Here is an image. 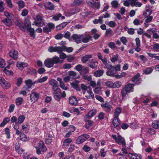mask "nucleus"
I'll return each mask as SVG.
<instances>
[{
	"instance_id": "obj_47",
	"label": "nucleus",
	"mask_w": 159,
	"mask_h": 159,
	"mask_svg": "<svg viewBox=\"0 0 159 159\" xmlns=\"http://www.w3.org/2000/svg\"><path fill=\"white\" fill-rule=\"evenodd\" d=\"M48 79L47 76H44L41 78L37 80L36 81V83H41L45 81Z\"/></svg>"
},
{
	"instance_id": "obj_3",
	"label": "nucleus",
	"mask_w": 159,
	"mask_h": 159,
	"mask_svg": "<svg viewBox=\"0 0 159 159\" xmlns=\"http://www.w3.org/2000/svg\"><path fill=\"white\" fill-rule=\"evenodd\" d=\"M120 66L118 64L115 66H113L109 70L106 72V74L107 75L110 76H114V75L117 73V71H120Z\"/></svg>"
},
{
	"instance_id": "obj_49",
	"label": "nucleus",
	"mask_w": 159,
	"mask_h": 159,
	"mask_svg": "<svg viewBox=\"0 0 159 159\" xmlns=\"http://www.w3.org/2000/svg\"><path fill=\"white\" fill-rule=\"evenodd\" d=\"M9 66L8 65L3 70V72L5 73L7 75H13V72L12 71H9L8 70L6 69L7 68H9Z\"/></svg>"
},
{
	"instance_id": "obj_7",
	"label": "nucleus",
	"mask_w": 159,
	"mask_h": 159,
	"mask_svg": "<svg viewBox=\"0 0 159 159\" xmlns=\"http://www.w3.org/2000/svg\"><path fill=\"white\" fill-rule=\"evenodd\" d=\"M0 84L2 88L6 89H9L11 87L9 83L1 77H0Z\"/></svg>"
},
{
	"instance_id": "obj_53",
	"label": "nucleus",
	"mask_w": 159,
	"mask_h": 159,
	"mask_svg": "<svg viewBox=\"0 0 159 159\" xmlns=\"http://www.w3.org/2000/svg\"><path fill=\"white\" fill-rule=\"evenodd\" d=\"M106 85L110 88H113V83L111 81H108L105 83Z\"/></svg>"
},
{
	"instance_id": "obj_24",
	"label": "nucleus",
	"mask_w": 159,
	"mask_h": 159,
	"mask_svg": "<svg viewBox=\"0 0 159 159\" xmlns=\"http://www.w3.org/2000/svg\"><path fill=\"white\" fill-rule=\"evenodd\" d=\"M16 66L18 69L21 70L27 66V64L26 63L18 62L16 64Z\"/></svg>"
},
{
	"instance_id": "obj_15",
	"label": "nucleus",
	"mask_w": 159,
	"mask_h": 159,
	"mask_svg": "<svg viewBox=\"0 0 159 159\" xmlns=\"http://www.w3.org/2000/svg\"><path fill=\"white\" fill-rule=\"evenodd\" d=\"M97 112L96 110H93L90 111L88 113V115L86 116L84 118V120L85 121H86V119H90L92 117L95 115Z\"/></svg>"
},
{
	"instance_id": "obj_27",
	"label": "nucleus",
	"mask_w": 159,
	"mask_h": 159,
	"mask_svg": "<svg viewBox=\"0 0 159 159\" xmlns=\"http://www.w3.org/2000/svg\"><path fill=\"white\" fill-rule=\"evenodd\" d=\"M52 142V136L49 133H47L46 136L45 142L48 144H50Z\"/></svg>"
},
{
	"instance_id": "obj_48",
	"label": "nucleus",
	"mask_w": 159,
	"mask_h": 159,
	"mask_svg": "<svg viewBox=\"0 0 159 159\" xmlns=\"http://www.w3.org/2000/svg\"><path fill=\"white\" fill-rule=\"evenodd\" d=\"M121 110L119 108H117L115 110L114 116L115 117H118L119 114L120 113Z\"/></svg>"
},
{
	"instance_id": "obj_8",
	"label": "nucleus",
	"mask_w": 159,
	"mask_h": 159,
	"mask_svg": "<svg viewBox=\"0 0 159 159\" xmlns=\"http://www.w3.org/2000/svg\"><path fill=\"white\" fill-rule=\"evenodd\" d=\"M39 93L36 92H32L30 94V99L32 102H34L37 101L39 99Z\"/></svg>"
},
{
	"instance_id": "obj_64",
	"label": "nucleus",
	"mask_w": 159,
	"mask_h": 159,
	"mask_svg": "<svg viewBox=\"0 0 159 159\" xmlns=\"http://www.w3.org/2000/svg\"><path fill=\"white\" fill-rule=\"evenodd\" d=\"M63 37V35L61 33H59L55 36V38L57 39H61Z\"/></svg>"
},
{
	"instance_id": "obj_34",
	"label": "nucleus",
	"mask_w": 159,
	"mask_h": 159,
	"mask_svg": "<svg viewBox=\"0 0 159 159\" xmlns=\"http://www.w3.org/2000/svg\"><path fill=\"white\" fill-rule=\"evenodd\" d=\"M120 120L118 117H115L113 120V124L115 127H117L120 125Z\"/></svg>"
},
{
	"instance_id": "obj_33",
	"label": "nucleus",
	"mask_w": 159,
	"mask_h": 159,
	"mask_svg": "<svg viewBox=\"0 0 159 159\" xmlns=\"http://www.w3.org/2000/svg\"><path fill=\"white\" fill-rule=\"evenodd\" d=\"M87 92L89 94L90 96H85V98L88 99H90L91 98H92V99H94V95L92 91L90 89V88H89L88 90H87Z\"/></svg>"
},
{
	"instance_id": "obj_16",
	"label": "nucleus",
	"mask_w": 159,
	"mask_h": 159,
	"mask_svg": "<svg viewBox=\"0 0 159 159\" xmlns=\"http://www.w3.org/2000/svg\"><path fill=\"white\" fill-rule=\"evenodd\" d=\"M9 55L10 57L12 58L13 59H16L18 56V52L17 51L14 49L11 50L9 52Z\"/></svg>"
},
{
	"instance_id": "obj_4",
	"label": "nucleus",
	"mask_w": 159,
	"mask_h": 159,
	"mask_svg": "<svg viewBox=\"0 0 159 159\" xmlns=\"http://www.w3.org/2000/svg\"><path fill=\"white\" fill-rule=\"evenodd\" d=\"M35 148L36 150V153L38 155H40L41 153L40 149H41V151L43 152H45L47 150L44 142L42 141H40L38 143V146L36 147Z\"/></svg>"
},
{
	"instance_id": "obj_10",
	"label": "nucleus",
	"mask_w": 159,
	"mask_h": 159,
	"mask_svg": "<svg viewBox=\"0 0 159 159\" xmlns=\"http://www.w3.org/2000/svg\"><path fill=\"white\" fill-rule=\"evenodd\" d=\"M92 38V36L89 34L84 33L81 34V40L84 43L88 42Z\"/></svg>"
},
{
	"instance_id": "obj_13",
	"label": "nucleus",
	"mask_w": 159,
	"mask_h": 159,
	"mask_svg": "<svg viewBox=\"0 0 159 159\" xmlns=\"http://www.w3.org/2000/svg\"><path fill=\"white\" fill-rule=\"evenodd\" d=\"M71 38L77 44L80 43L81 42V34H73L72 35Z\"/></svg>"
},
{
	"instance_id": "obj_12",
	"label": "nucleus",
	"mask_w": 159,
	"mask_h": 159,
	"mask_svg": "<svg viewBox=\"0 0 159 159\" xmlns=\"http://www.w3.org/2000/svg\"><path fill=\"white\" fill-rule=\"evenodd\" d=\"M54 25L53 23H48L43 28V31L45 33H48L51 31L52 29L54 27Z\"/></svg>"
},
{
	"instance_id": "obj_25",
	"label": "nucleus",
	"mask_w": 159,
	"mask_h": 159,
	"mask_svg": "<svg viewBox=\"0 0 159 159\" xmlns=\"http://www.w3.org/2000/svg\"><path fill=\"white\" fill-rule=\"evenodd\" d=\"M116 142L118 144H120L123 146H125L126 144L124 138L120 135L118 136V140Z\"/></svg>"
},
{
	"instance_id": "obj_56",
	"label": "nucleus",
	"mask_w": 159,
	"mask_h": 159,
	"mask_svg": "<svg viewBox=\"0 0 159 159\" xmlns=\"http://www.w3.org/2000/svg\"><path fill=\"white\" fill-rule=\"evenodd\" d=\"M118 55H116L113 56L111 59V61L113 63L117 61L118 60Z\"/></svg>"
},
{
	"instance_id": "obj_21",
	"label": "nucleus",
	"mask_w": 159,
	"mask_h": 159,
	"mask_svg": "<svg viewBox=\"0 0 159 159\" xmlns=\"http://www.w3.org/2000/svg\"><path fill=\"white\" fill-rule=\"evenodd\" d=\"M98 64V62L96 60L92 59L89 62V66L91 68L94 69L97 67Z\"/></svg>"
},
{
	"instance_id": "obj_43",
	"label": "nucleus",
	"mask_w": 159,
	"mask_h": 159,
	"mask_svg": "<svg viewBox=\"0 0 159 159\" xmlns=\"http://www.w3.org/2000/svg\"><path fill=\"white\" fill-rule=\"evenodd\" d=\"M23 101V99L22 98L19 97L16 98V105L17 106L20 105L22 104Z\"/></svg>"
},
{
	"instance_id": "obj_22",
	"label": "nucleus",
	"mask_w": 159,
	"mask_h": 159,
	"mask_svg": "<svg viewBox=\"0 0 159 159\" xmlns=\"http://www.w3.org/2000/svg\"><path fill=\"white\" fill-rule=\"evenodd\" d=\"M79 83V81L75 80L71 83V85L75 89L77 90L80 91V89L78 85Z\"/></svg>"
},
{
	"instance_id": "obj_26",
	"label": "nucleus",
	"mask_w": 159,
	"mask_h": 159,
	"mask_svg": "<svg viewBox=\"0 0 159 159\" xmlns=\"http://www.w3.org/2000/svg\"><path fill=\"white\" fill-rule=\"evenodd\" d=\"M131 6H135L137 7H140L142 5V3L138 2V0H132Z\"/></svg>"
},
{
	"instance_id": "obj_52",
	"label": "nucleus",
	"mask_w": 159,
	"mask_h": 159,
	"mask_svg": "<svg viewBox=\"0 0 159 159\" xmlns=\"http://www.w3.org/2000/svg\"><path fill=\"white\" fill-rule=\"evenodd\" d=\"M88 70L85 67H83L80 73L81 75H85L87 73Z\"/></svg>"
},
{
	"instance_id": "obj_6",
	"label": "nucleus",
	"mask_w": 159,
	"mask_h": 159,
	"mask_svg": "<svg viewBox=\"0 0 159 159\" xmlns=\"http://www.w3.org/2000/svg\"><path fill=\"white\" fill-rule=\"evenodd\" d=\"M89 138V136L86 134H84L81 135L76 139V143L78 144H80L86 141Z\"/></svg>"
},
{
	"instance_id": "obj_20",
	"label": "nucleus",
	"mask_w": 159,
	"mask_h": 159,
	"mask_svg": "<svg viewBox=\"0 0 159 159\" xmlns=\"http://www.w3.org/2000/svg\"><path fill=\"white\" fill-rule=\"evenodd\" d=\"M139 74H137L132 79V82L135 83L136 85H138L141 83V80L139 78Z\"/></svg>"
},
{
	"instance_id": "obj_11",
	"label": "nucleus",
	"mask_w": 159,
	"mask_h": 159,
	"mask_svg": "<svg viewBox=\"0 0 159 159\" xmlns=\"http://www.w3.org/2000/svg\"><path fill=\"white\" fill-rule=\"evenodd\" d=\"M102 107L107 112H110L112 108V106L108 102H106L105 103L101 104Z\"/></svg>"
},
{
	"instance_id": "obj_28",
	"label": "nucleus",
	"mask_w": 159,
	"mask_h": 159,
	"mask_svg": "<svg viewBox=\"0 0 159 159\" xmlns=\"http://www.w3.org/2000/svg\"><path fill=\"white\" fill-rule=\"evenodd\" d=\"M30 91V90L25 86L23 87L21 89L19 94H22L24 96H26L28 92Z\"/></svg>"
},
{
	"instance_id": "obj_41",
	"label": "nucleus",
	"mask_w": 159,
	"mask_h": 159,
	"mask_svg": "<svg viewBox=\"0 0 159 159\" xmlns=\"http://www.w3.org/2000/svg\"><path fill=\"white\" fill-rule=\"evenodd\" d=\"M152 125L153 127L156 129L159 128V121L155 120L152 122Z\"/></svg>"
},
{
	"instance_id": "obj_9",
	"label": "nucleus",
	"mask_w": 159,
	"mask_h": 159,
	"mask_svg": "<svg viewBox=\"0 0 159 159\" xmlns=\"http://www.w3.org/2000/svg\"><path fill=\"white\" fill-rule=\"evenodd\" d=\"M54 98L58 101H59L61 98V91L60 89L58 88L57 89H53Z\"/></svg>"
},
{
	"instance_id": "obj_63",
	"label": "nucleus",
	"mask_w": 159,
	"mask_h": 159,
	"mask_svg": "<svg viewBox=\"0 0 159 159\" xmlns=\"http://www.w3.org/2000/svg\"><path fill=\"white\" fill-rule=\"evenodd\" d=\"M146 19H145V22H150L153 18V17L152 16H150V15L148 14L147 17H146Z\"/></svg>"
},
{
	"instance_id": "obj_29",
	"label": "nucleus",
	"mask_w": 159,
	"mask_h": 159,
	"mask_svg": "<svg viewBox=\"0 0 159 159\" xmlns=\"http://www.w3.org/2000/svg\"><path fill=\"white\" fill-rule=\"evenodd\" d=\"M45 6L46 8L50 10H52L54 8V5L50 2H46L45 4Z\"/></svg>"
},
{
	"instance_id": "obj_58",
	"label": "nucleus",
	"mask_w": 159,
	"mask_h": 159,
	"mask_svg": "<svg viewBox=\"0 0 159 159\" xmlns=\"http://www.w3.org/2000/svg\"><path fill=\"white\" fill-rule=\"evenodd\" d=\"M132 0H126L124 2V5L125 6L128 7L130 4L131 6Z\"/></svg>"
},
{
	"instance_id": "obj_40",
	"label": "nucleus",
	"mask_w": 159,
	"mask_h": 159,
	"mask_svg": "<svg viewBox=\"0 0 159 159\" xmlns=\"http://www.w3.org/2000/svg\"><path fill=\"white\" fill-rule=\"evenodd\" d=\"M88 118L86 119V123L85 125V127L87 129H89L90 127L92 126V124L93 123V121L91 120H88Z\"/></svg>"
},
{
	"instance_id": "obj_44",
	"label": "nucleus",
	"mask_w": 159,
	"mask_h": 159,
	"mask_svg": "<svg viewBox=\"0 0 159 159\" xmlns=\"http://www.w3.org/2000/svg\"><path fill=\"white\" fill-rule=\"evenodd\" d=\"M102 19L103 17L100 16L98 19H94L93 21V23L94 24H96L98 23H99L100 24H102L103 23Z\"/></svg>"
},
{
	"instance_id": "obj_38",
	"label": "nucleus",
	"mask_w": 159,
	"mask_h": 159,
	"mask_svg": "<svg viewBox=\"0 0 159 159\" xmlns=\"http://www.w3.org/2000/svg\"><path fill=\"white\" fill-rule=\"evenodd\" d=\"M10 121V120L8 117L4 118L2 122L0 124V127H2L5 125L8 122Z\"/></svg>"
},
{
	"instance_id": "obj_17",
	"label": "nucleus",
	"mask_w": 159,
	"mask_h": 159,
	"mask_svg": "<svg viewBox=\"0 0 159 159\" xmlns=\"http://www.w3.org/2000/svg\"><path fill=\"white\" fill-rule=\"evenodd\" d=\"M130 159H141V156L139 154L129 153L128 155Z\"/></svg>"
},
{
	"instance_id": "obj_39",
	"label": "nucleus",
	"mask_w": 159,
	"mask_h": 159,
	"mask_svg": "<svg viewBox=\"0 0 159 159\" xmlns=\"http://www.w3.org/2000/svg\"><path fill=\"white\" fill-rule=\"evenodd\" d=\"M20 139L23 141L26 142L28 140V138L23 133H21L20 135Z\"/></svg>"
},
{
	"instance_id": "obj_54",
	"label": "nucleus",
	"mask_w": 159,
	"mask_h": 159,
	"mask_svg": "<svg viewBox=\"0 0 159 159\" xmlns=\"http://www.w3.org/2000/svg\"><path fill=\"white\" fill-rule=\"evenodd\" d=\"M63 35V37L65 38L69 39L70 36V33L68 31H67L64 33Z\"/></svg>"
},
{
	"instance_id": "obj_57",
	"label": "nucleus",
	"mask_w": 159,
	"mask_h": 159,
	"mask_svg": "<svg viewBox=\"0 0 159 159\" xmlns=\"http://www.w3.org/2000/svg\"><path fill=\"white\" fill-rule=\"evenodd\" d=\"M17 4L18 5L20 8H22L24 7L25 5L24 1L22 0L19 1Z\"/></svg>"
},
{
	"instance_id": "obj_45",
	"label": "nucleus",
	"mask_w": 159,
	"mask_h": 159,
	"mask_svg": "<svg viewBox=\"0 0 159 159\" xmlns=\"http://www.w3.org/2000/svg\"><path fill=\"white\" fill-rule=\"evenodd\" d=\"M65 46L62 47H56V52L60 54L62 51H64Z\"/></svg>"
},
{
	"instance_id": "obj_23",
	"label": "nucleus",
	"mask_w": 159,
	"mask_h": 159,
	"mask_svg": "<svg viewBox=\"0 0 159 159\" xmlns=\"http://www.w3.org/2000/svg\"><path fill=\"white\" fill-rule=\"evenodd\" d=\"M69 103L73 106H75L77 103V98L74 96L71 97L69 98Z\"/></svg>"
},
{
	"instance_id": "obj_61",
	"label": "nucleus",
	"mask_w": 159,
	"mask_h": 159,
	"mask_svg": "<svg viewBox=\"0 0 159 159\" xmlns=\"http://www.w3.org/2000/svg\"><path fill=\"white\" fill-rule=\"evenodd\" d=\"M72 67L71 64L70 63L64 64L63 66V68L64 69H69Z\"/></svg>"
},
{
	"instance_id": "obj_30",
	"label": "nucleus",
	"mask_w": 159,
	"mask_h": 159,
	"mask_svg": "<svg viewBox=\"0 0 159 159\" xmlns=\"http://www.w3.org/2000/svg\"><path fill=\"white\" fill-rule=\"evenodd\" d=\"M92 57L91 55H87L83 56L81 59V61L83 63H86Z\"/></svg>"
},
{
	"instance_id": "obj_32",
	"label": "nucleus",
	"mask_w": 159,
	"mask_h": 159,
	"mask_svg": "<svg viewBox=\"0 0 159 159\" xmlns=\"http://www.w3.org/2000/svg\"><path fill=\"white\" fill-rule=\"evenodd\" d=\"M104 72L103 70H98L94 73V75L96 77H98L102 76Z\"/></svg>"
},
{
	"instance_id": "obj_51",
	"label": "nucleus",
	"mask_w": 159,
	"mask_h": 159,
	"mask_svg": "<svg viewBox=\"0 0 159 159\" xmlns=\"http://www.w3.org/2000/svg\"><path fill=\"white\" fill-rule=\"evenodd\" d=\"M4 15L7 17L6 18L9 19L11 20L13 16V15L9 13L7 11H5Z\"/></svg>"
},
{
	"instance_id": "obj_62",
	"label": "nucleus",
	"mask_w": 159,
	"mask_h": 159,
	"mask_svg": "<svg viewBox=\"0 0 159 159\" xmlns=\"http://www.w3.org/2000/svg\"><path fill=\"white\" fill-rule=\"evenodd\" d=\"M75 147L73 144H71L68 150V152H72L75 149Z\"/></svg>"
},
{
	"instance_id": "obj_50",
	"label": "nucleus",
	"mask_w": 159,
	"mask_h": 159,
	"mask_svg": "<svg viewBox=\"0 0 159 159\" xmlns=\"http://www.w3.org/2000/svg\"><path fill=\"white\" fill-rule=\"evenodd\" d=\"M113 34V31L111 29H108L106 30L105 35L106 36H111Z\"/></svg>"
},
{
	"instance_id": "obj_36",
	"label": "nucleus",
	"mask_w": 159,
	"mask_h": 159,
	"mask_svg": "<svg viewBox=\"0 0 159 159\" xmlns=\"http://www.w3.org/2000/svg\"><path fill=\"white\" fill-rule=\"evenodd\" d=\"M72 140L70 138H67L64 140L63 142V146H67L72 142Z\"/></svg>"
},
{
	"instance_id": "obj_31",
	"label": "nucleus",
	"mask_w": 159,
	"mask_h": 159,
	"mask_svg": "<svg viewBox=\"0 0 159 159\" xmlns=\"http://www.w3.org/2000/svg\"><path fill=\"white\" fill-rule=\"evenodd\" d=\"M67 24L66 22H63L56 26V30H59L63 29Z\"/></svg>"
},
{
	"instance_id": "obj_14",
	"label": "nucleus",
	"mask_w": 159,
	"mask_h": 159,
	"mask_svg": "<svg viewBox=\"0 0 159 159\" xmlns=\"http://www.w3.org/2000/svg\"><path fill=\"white\" fill-rule=\"evenodd\" d=\"M15 24L16 26H18L22 30L24 31H25V27L24 25L23 22L20 20H17L15 22Z\"/></svg>"
},
{
	"instance_id": "obj_46",
	"label": "nucleus",
	"mask_w": 159,
	"mask_h": 159,
	"mask_svg": "<svg viewBox=\"0 0 159 159\" xmlns=\"http://www.w3.org/2000/svg\"><path fill=\"white\" fill-rule=\"evenodd\" d=\"M111 7L114 8H117L119 5V3L116 1H113L111 2Z\"/></svg>"
},
{
	"instance_id": "obj_2",
	"label": "nucleus",
	"mask_w": 159,
	"mask_h": 159,
	"mask_svg": "<svg viewBox=\"0 0 159 159\" xmlns=\"http://www.w3.org/2000/svg\"><path fill=\"white\" fill-rule=\"evenodd\" d=\"M134 84L129 83L122 89L121 93L123 98L125 97L127 93L134 91Z\"/></svg>"
},
{
	"instance_id": "obj_5",
	"label": "nucleus",
	"mask_w": 159,
	"mask_h": 159,
	"mask_svg": "<svg viewBox=\"0 0 159 159\" xmlns=\"http://www.w3.org/2000/svg\"><path fill=\"white\" fill-rule=\"evenodd\" d=\"M35 20L38 22L39 27H42L45 25V20L43 19V15L40 13L37 14L36 16Z\"/></svg>"
},
{
	"instance_id": "obj_60",
	"label": "nucleus",
	"mask_w": 159,
	"mask_h": 159,
	"mask_svg": "<svg viewBox=\"0 0 159 159\" xmlns=\"http://www.w3.org/2000/svg\"><path fill=\"white\" fill-rule=\"evenodd\" d=\"M107 25L110 27L113 28L116 25V23L114 21H110L107 23Z\"/></svg>"
},
{
	"instance_id": "obj_59",
	"label": "nucleus",
	"mask_w": 159,
	"mask_h": 159,
	"mask_svg": "<svg viewBox=\"0 0 159 159\" xmlns=\"http://www.w3.org/2000/svg\"><path fill=\"white\" fill-rule=\"evenodd\" d=\"M104 65H105L104 68L107 69L108 70H109L111 68H113V66L112 65L110 62L108 63H107Z\"/></svg>"
},
{
	"instance_id": "obj_35",
	"label": "nucleus",
	"mask_w": 159,
	"mask_h": 159,
	"mask_svg": "<svg viewBox=\"0 0 159 159\" xmlns=\"http://www.w3.org/2000/svg\"><path fill=\"white\" fill-rule=\"evenodd\" d=\"M2 21L8 26H10L12 25V21L9 19L5 18L2 20Z\"/></svg>"
},
{
	"instance_id": "obj_55",
	"label": "nucleus",
	"mask_w": 159,
	"mask_h": 159,
	"mask_svg": "<svg viewBox=\"0 0 159 159\" xmlns=\"http://www.w3.org/2000/svg\"><path fill=\"white\" fill-rule=\"evenodd\" d=\"M83 67V66L82 65L79 64L75 66V69L80 72L81 70H82V68Z\"/></svg>"
},
{
	"instance_id": "obj_18",
	"label": "nucleus",
	"mask_w": 159,
	"mask_h": 159,
	"mask_svg": "<svg viewBox=\"0 0 159 159\" xmlns=\"http://www.w3.org/2000/svg\"><path fill=\"white\" fill-rule=\"evenodd\" d=\"M49 84L52 86V89H57L58 88L57 81L54 79H51L49 81Z\"/></svg>"
},
{
	"instance_id": "obj_42",
	"label": "nucleus",
	"mask_w": 159,
	"mask_h": 159,
	"mask_svg": "<svg viewBox=\"0 0 159 159\" xmlns=\"http://www.w3.org/2000/svg\"><path fill=\"white\" fill-rule=\"evenodd\" d=\"M122 85L121 82L119 81H116L113 83V88H117L120 87Z\"/></svg>"
},
{
	"instance_id": "obj_37",
	"label": "nucleus",
	"mask_w": 159,
	"mask_h": 159,
	"mask_svg": "<svg viewBox=\"0 0 159 159\" xmlns=\"http://www.w3.org/2000/svg\"><path fill=\"white\" fill-rule=\"evenodd\" d=\"M25 118V116L23 115H21L17 119V123L21 124L24 121Z\"/></svg>"
},
{
	"instance_id": "obj_1",
	"label": "nucleus",
	"mask_w": 159,
	"mask_h": 159,
	"mask_svg": "<svg viewBox=\"0 0 159 159\" xmlns=\"http://www.w3.org/2000/svg\"><path fill=\"white\" fill-rule=\"evenodd\" d=\"M63 63V60H60V58L57 56H54L52 58H48L44 61V65L48 67H52L54 64H60Z\"/></svg>"
},
{
	"instance_id": "obj_19",
	"label": "nucleus",
	"mask_w": 159,
	"mask_h": 159,
	"mask_svg": "<svg viewBox=\"0 0 159 159\" xmlns=\"http://www.w3.org/2000/svg\"><path fill=\"white\" fill-rule=\"evenodd\" d=\"M25 83L26 84V86L27 87H28V89L31 88L32 86L35 84L36 83V82L35 81L34 82H33V81L30 79H29L27 80H25Z\"/></svg>"
}]
</instances>
